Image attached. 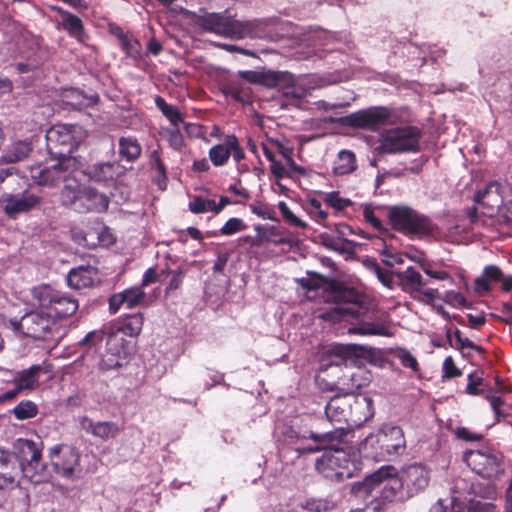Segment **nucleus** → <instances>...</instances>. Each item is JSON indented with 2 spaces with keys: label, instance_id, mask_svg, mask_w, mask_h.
I'll return each mask as SVG.
<instances>
[{
  "label": "nucleus",
  "instance_id": "16",
  "mask_svg": "<svg viewBox=\"0 0 512 512\" xmlns=\"http://www.w3.org/2000/svg\"><path fill=\"white\" fill-rule=\"evenodd\" d=\"M463 463L485 480H494L503 473L502 454L491 448L465 451Z\"/></svg>",
  "mask_w": 512,
  "mask_h": 512
},
{
  "label": "nucleus",
  "instance_id": "1",
  "mask_svg": "<svg viewBox=\"0 0 512 512\" xmlns=\"http://www.w3.org/2000/svg\"><path fill=\"white\" fill-rule=\"evenodd\" d=\"M386 471L378 470L370 476L365 477L363 481H357L351 485V494L364 498L372 494V491L380 487V499L372 500L369 508L374 512L381 510L382 503L403 502L419 494L423 490H412L411 488L396 482H384L382 477Z\"/></svg>",
  "mask_w": 512,
  "mask_h": 512
},
{
  "label": "nucleus",
  "instance_id": "17",
  "mask_svg": "<svg viewBox=\"0 0 512 512\" xmlns=\"http://www.w3.org/2000/svg\"><path fill=\"white\" fill-rule=\"evenodd\" d=\"M54 165L32 174V180L40 186L54 187L65 180H80V160L78 158H52Z\"/></svg>",
  "mask_w": 512,
  "mask_h": 512
},
{
  "label": "nucleus",
  "instance_id": "5",
  "mask_svg": "<svg viewBox=\"0 0 512 512\" xmlns=\"http://www.w3.org/2000/svg\"><path fill=\"white\" fill-rule=\"evenodd\" d=\"M31 295L41 309L38 312L45 315L64 319L72 317L78 311V300L48 284L34 286Z\"/></svg>",
  "mask_w": 512,
  "mask_h": 512
},
{
  "label": "nucleus",
  "instance_id": "52",
  "mask_svg": "<svg viewBox=\"0 0 512 512\" xmlns=\"http://www.w3.org/2000/svg\"><path fill=\"white\" fill-rule=\"evenodd\" d=\"M307 432H313L300 426H288L283 429V438L289 443H297L299 441L309 440Z\"/></svg>",
  "mask_w": 512,
  "mask_h": 512
},
{
  "label": "nucleus",
  "instance_id": "28",
  "mask_svg": "<svg viewBox=\"0 0 512 512\" xmlns=\"http://www.w3.org/2000/svg\"><path fill=\"white\" fill-rule=\"evenodd\" d=\"M79 426L86 434L102 441L114 439L121 432V428L113 421H94L88 416L79 417Z\"/></svg>",
  "mask_w": 512,
  "mask_h": 512
},
{
  "label": "nucleus",
  "instance_id": "10",
  "mask_svg": "<svg viewBox=\"0 0 512 512\" xmlns=\"http://www.w3.org/2000/svg\"><path fill=\"white\" fill-rule=\"evenodd\" d=\"M326 292L331 294L333 303L341 304L324 313L331 319H345L348 316L359 318L368 313V307L363 303V296L355 288L333 282L331 289Z\"/></svg>",
  "mask_w": 512,
  "mask_h": 512
},
{
  "label": "nucleus",
  "instance_id": "20",
  "mask_svg": "<svg viewBox=\"0 0 512 512\" xmlns=\"http://www.w3.org/2000/svg\"><path fill=\"white\" fill-rule=\"evenodd\" d=\"M229 158L234 159L235 163H240L245 158L242 146H240V142L234 134H226L223 136L222 143H218L209 149V161L214 167L226 166Z\"/></svg>",
  "mask_w": 512,
  "mask_h": 512
},
{
  "label": "nucleus",
  "instance_id": "53",
  "mask_svg": "<svg viewBox=\"0 0 512 512\" xmlns=\"http://www.w3.org/2000/svg\"><path fill=\"white\" fill-rule=\"evenodd\" d=\"M164 135H166L169 147L173 148V150L180 151L185 147V140L181 132H179L178 127H171L164 130Z\"/></svg>",
  "mask_w": 512,
  "mask_h": 512
},
{
  "label": "nucleus",
  "instance_id": "4",
  "mask_svg": "<svg viewBox=\"0 0 512 512\" xmlns=\"http://www.w3.org/2000/svg\"><path fill=\"white\" fill-rule=\"evenodd\" d=\"M237 76H239V79L250 84L263 86L268 89L282 90L283 97L285 98L300 101L306 97V91L297 86L295 76L288 71L246 70L239 71Z\"/></svg>",
  "mask_w": 512,
  "mask_h": 512
},
{
  "label": "nucleus",
  "instance_id": "18",
  "mask_svg": "<svg viewBox=\"0 0 512 512\" xmlns=\"http://www.w3.org/2000/svg\"><path fill=\"white\" fill-rule=\"evenodd\" d=\"M397 286L413 300L431 304L437 299V289L429 286L420 272L410 266L403 271H396Z\"/></svg>",
  "mask_w": 512,
  "mask_h": 512
},
{
  "label": "nucleus",
  "instance_id": "15",
  "mask_svg": "<svg viewBox=\"0 0 512 512\" xmlns=\"http://www.w3.org/2000/svg\"><path fill=\"white\" fill-rule=\"evenodd\" d=\"M55 319H58V317L45 315L38 311H29L20 319H9L8 328L24 337L46 341L51 336V331L53 326H55Z\"/></svg>",
  "mask_w": 512,
  "mask_h": 512
},
{
  "label": "nucleus",
  "instance_id": "12",
  "mask_svg": "<svg viewBox=\"0 0 512 512\" xmlns=\"http://www.w3.org/2000/svg\"><path fill=\"white\" fill-rule=\"evenodd\" d=\"M421 131L416 126H403L388 130L380 137L378 154L418 153Z\"/></svg>",
  "mask_w": 512,
  "mask_h": 512
},
{
  "label": "nucleus",
  "instance_id": "43",
  "mask_svg": "<svg viewBox=\"0 0 512 512\" xmlns=\"http://www.w3.org/2000/svg\"><path fill=\"white\" fill-rule=\"evenodd\" d=\"M41 371V365H33L18 372L15 378V387H18V389H33L37 385Z\"/></svg>",
  "mask_w": 512,
  "mask_h": 512
},
{
  "label": "nucleus",
  "instance_id": "11",
  "mask_svg": "<svg viewBox=\"0 0 512 512\" xmlns=\"http://www.w3.org/2000/svg\"><path fill=\"white\" fill-rule=\"evenodd\" d=\"M359 462L341 449L326 452L315 460V471L330 481L342 482L354 476Z\"/></svg>",
  "mask_w": 512,
  "mask_h": 512
},
{
  "label": "nucleus",
  "instance_id": "56",
  "mask_svg": "<svg viewBox=\"0 0 512 512\" xmlns=\"http://www.w3.org/2000/svg\"><path fill=\"white\" fill-rule=\"evenodd\" d=\"M244 229L245 224H243L242 219L234 217L226 220L225 225L219 229V233H221L223 236H232L233 234Z\"/></svg>",
  "mask_w": 512,
  "mask_h": 512
},
{
  "label": "nucleus",
  "instance_id": "39",
  "mask_svg": "<svg viewBox=\"0 0 512 512\" xmlns=\"http://www.w3.org/2000/svg\"><path fill=\"white\" fill-rule=\"evenodd\" d=\"M153 103H155V107L162 113V116L168 119L171 127H178L179 124L183 123V114L179 112L177 106L167 103L165 99L160 96H155Z\"/></svg>",
  "mask_w": 512,
  "mask_h": 512
},
{
  "label": "nucleus",
  "instance_id": "24",
  "mask_svg": "<svg viewBox=\"0 0 512 512\" xmlns=\"http://www.w3.org/2000/svg\"><path fill=\"white\" fill-rule=\"evenodd\" d=\"M128 364V342H107L104 353L100 354L98 371L108 373L119 371Z\"/></svg>",
  "mask_w": 512,
  "mask_h": 512
},
{
  "label": "nucleus",
  "instance_id": "30",
  "mask_svg": "<svg viewBox=\"0 0 512 512\" xmlns=\"http://www.w3.org/2000/svg\"><path fill=\"white\" fill-rule=\"evenodd\" d=\"M19 475V462L15 461L9 452L0 450V487H16Z\"/></svg>",
  "mask_w": 512,
  "mask_h": 512
},
{
  "label": "nucleus",
  "instance_id": "51",
  "mask_svg": "<svg viewBox=\"0 0 512 512\" xmlns=\"http://www.w3.org/2000/svg\"><path fill=\"white\" fill-rule=\"evenodd\" d=\"M278 210H280V214H282L283 221L287 223V225L292 227H298L302 230L307 228V224L305 221L301 220L299 217L295 216L291 211L288 205L285 202L278 203Z\"/></svg>",
  "mask_w": 512,
  "mask_h": 512
},
{
  "label": "nucleus",
  "instance_id": "7",
  "mask_svg": "<svg viewBox=\"0 0 512 512\" xmlns=\"http://www.w3.org/2000/svg\"><path fill=\"white\" fill-rule=\"evenodd\" d=\"M13 458L22 467V477L34 485L48 482L49 471L46 464L41 461V448L28 439H18L15 442Z\"/></svg>",
  "mask_w": 512,
  "mask_h": 512
},
{
  "label": "nucleus",
  "instance_id": "49",
  "mask_svg": "<svg viewBox=\"0 0 512 512\" xmlns=\"http://www.w3.org/2000/svg\"><path fill=\"white\" fill-rule=\"evenodd\" d=\"M13 415L20 421L31 419L37 415V405L29 400H22L13 408Z\"/></svg>",
  "mask_w": 512,
  "mask_h": 512
},
{
  "label": "nucleus",
  "instance_id": "59",
  "mask_svg": "<svg viewBox=\"0 0 512 512\" xmlns=\"http://www.w3.org/2000/svg\"><path fill=\"white\" fill-rule=\"evenodd\" d=\"M120 47L127 54V57L140 58V43L137 39L120 40Z\"/></svg>",
  "mask_w": 512,
  "mask_h": 512
},
{
  "label": "nucleus",
  "instance_id": "19",
  "mask_svg": "<svg viewBox=\"0 0 512 512\" xmlns=\"http://www.w3.org/2000/svg\"><path fill=\"white\" fill-rule=\"evenodd\" d=\"M142 325H144V316L142 313L136 312L122 315L96 331H105L107 342L128 343L121 335L136 338L142 331Z\"/></svg>",
  "mask_w": 512,
  "mask_h": 512
},
{
  "label": "nucleus",
  "instance_id": "45",
  "mask_svg": "<svg viewBox=\"0 0 512 512\" xmlns=\"http://www.w3.org/2000/svg\"><path fill=\"white\" fill-rule=\"evenodd\" d=\"M364 265L369 269V271L376 275V278L381 282V285L388 289H393V277H395V272L381 268L374 258L365 260Z\"/></svg>",
  "mask_w": 512,
  "mask_h": 512
},
{
  "label": "nucleus",
  "instance_id": "26",
  "mask_svg": "<svg viewBox=\"0 0 512 512\" xmlns=\"http://www.w3.org/2000/svg\"><path fill=\"white\" fill-rule=\"evenodd\" d=\"M322 318L333 322L355 320V326L349 328V333L351 334L362 336H391V332H389L388 326L372 321V315H370V312L360 317L348 316L346 318H330L324 314L322 315Z\"/></svg>",
  "mask_w": 512,
  "mask_h": 512
},
{
  "label": "nucleus",
  "instance_id": "57",
  "mask_svg": "<svg viewBox=\"0 0 512 512\" xmlns=\"http://www.w3.org/2000/svg\"><path fill=\"white\" fill-rule=\"evenodd\" d=\"M454 436H456V439L466 443H477L484 438L482 434L472 432L466 427L456 428V430H454Z\"/></svg>",
  "mask_w": 512,
  "mask_h": 512
},
{
  "label": "nucleus",
  "instance_id": "33",
  "mask_svg": "<svg viewBox=\"0 0 512 512\" xmlns=\"http://www.w3.org/2000/svg\"><path fill=\"white\" fill-rule=\"evenodd\" d=\"M352 357H354V346H335L328 354L322 356L321 370L325 371L331 366H341Z\"/></svg>",
  "mask_w": 512,
  "mask_h": 512
},
{
  "label": "nucleus",
  "instance_id": "22",
  "mask_svg": "<svg viewBox=\"0 0 512 512\" xmlns=\"http://www.w3.org/2000/svg\"><path fill=\"white\" fill-rule=\"evenodd\" d=\"M108 197L105 194L98 192L95 188H86V193L82 196H77L72 203L61 201L64 207L70 208L79 214L88 213H105L108 209Z\"/></svg>",
  "mask_w": 512,
  "mask_h": 512
},
{
  "label": "nucleus",
  "instance_id": "38",
  "mask_svg": "<svg viewBox=\"0 0 512 512\" xmlns=\"http://www.w3.org/2000/svg\"><path fill=\"white\" fill-rule=\"evenodd\" d=\"M104 340L106 341L105 330H92L84 338L80 339L79 347L84 351V354L94 355Z\"/></svg>",
  "mask_w": 512,
  "mask_h": 512
},
{
  "label": "nucleus",
  "instance_id": "44",
  "mask_svg": "<svg viewBox=\"0 0 512 512\" xmlns=\"http://www.w3.org/2000/svg\"><path fill=\"white\" fill-rule=\"evenodd\" d=\"M150 168L155 171V184L159 187L160 191H164L167 187V171H165V165L160 158V152L158 150H153L150 153Z\"/></svg>",
  "mask_w": 512,
  "mask_h": 512
},
{
  "label": "nucleus",
  "instance_id": "23",
  "mask_svg": "<svg viewBox=\"0 0 512 512\" xmlns=\"http://www.w3.org/2000/svg\"><path fill=\"white\" fill-rule=\"evenodd\" d=\"M503 186L498 181H490L484 189L474 196V202L481 206V213L487 218H493L503 207Z\"/></svg>",
  "mask_w": 512,
  "mask_h": 512
},
{
  "label": "nucleus",
  "instance_id": "9",
  "mask_svg": "<svg viewBox=\"0 0 512 512\" xmlns=\"http://www.w3.org/2000/svg\"><path fill=\"white\" fill-rule=\"evenodd\" d=\"M393 113L386 106H371L337 118H330V123H337L356 130L376 132L382 127L393 125Z\"/></svg>",
  "mask_w": 512,
  "mask_h": 512
},
{
  "label": "nucleus",
  "instance_id": "13",
  "mask_svg": "<svg viewBox=\"0 0 512 512\" xmlns=\"http://www.w3.org/2000/svg\"><path fill=\"white\" fill-rule=\"evenodd\" d=\"M365 445H371L376 449L372 456L376 461H388L404 453V431L399 426L385 425L376 434L367 437Z\"/></svg>",
  "mask_w": 512,
  "mask_h": 512
},
{
  "label": "nucleus",
  "instance_id": "54",
  "mask_svg": "<svg viewBox=\"0 0 512 512\" xmlns=\"http://www.w3.org/2000/svg\"><path fill=\"white\" fill-rule=\"evenodd\" d=\"M461 370L455 366L453 363L452 357L447 356L444 359V364H442V379L444 380H453L461 377Z\"/></svg>",
  "mask_w": 512,
  "mask_h": 512
},
{
  "label": "nucleus",
  "instance_id": "41",
  "mask_svg": "<svg viewBox=\"0 0 512 512\" xmlns=\"http://www.w3.org/2000/svg\"><path fill=\"white\" fill-rule=\"evenodd\" d=\"M356 170V156L350 150H340L335 166H333V173L338 176L350 174Z\"/></svg>",
  "mask_w": 512,
  "mask_h": 512
},
{
  "label": "nucleus",
  "instance_id": "60",
  "mask_svg": "<svg viewBox=\"0 0 512 512\" xmlns=\"http://www.w3.org/2000/svg\"><path fill=\"white\" fill-rule=\"evenodd\" d=\"M444 302L451 307L468 308V302L461 293L449 290L444 294Z\"/></svg>",
  "mask_w": 512,
  "mask_h": 512
},
{
  "label": "nucleus",
  "instance_id": "46",
  "mask_svg": "<svg viewBox=\"0 0 512 512\" xmlns=\"http://www.w3.org/2000/svg\"><path fill=\"white\" fill-rule=\"evenodd\" d=\"M86 188L81 186L80 179H66V182H63V189H61L59 199L66 203H73L76 197L85 193Z\"/></svg>",
  "mask_w": 512,
  "mask_h": 512
},
{
  "label": "nucleus",
  "instance_id": "3",
  "mask_svg": "<svg viewBox=\"0 0 512 512\" xmlns=\"http://www.w3.org/2000/svg\"><path fill=\"white\" fill-rule=\"evenodd\" d=\"M324 414L331 423L359 425L372 417V399L357 398L351 393L338 394L328 401Z\"/></svg>",
  "mask_w": 512,
  "mask_h": 512
},
{
  "label": "nucleus",
  "instance_id": "29",
  "mask_svg": "<svg viewBox=\"0 0 512 512\" xmlns=\"http://www.w3.org/2000/svg\"><path fill=\"white\" fill-rule=\"evenodd\" d=\"M144 298L145 293L140 286H133L119 293L112 294L111 298H109V312L115 314L122 307L133 309L143 303Z\"/></svg>",
  "mask_w": 512,
  "mask_h": 512
},
{
  "label": "nucleus",
  "instance_id": "31",
  "mask_svg": "<svg viewBox=\"0 0 512 512\" xmlns=\"http://www.w3.org/2000/svg\"><path fill=\"white\" fill-rule=\"evenodd\" d=\"M80 176L97 183L111 182L117 177V166L112 162H97L87 168L80 165Z\"/></svg>",
  "mask_w": 512,
  "mask_h": 512
},
{
  "label": "nucleus",
  "instance_id": "27",
  "mask_svg": "<svg viewBox=\"0 0 512 512\" xmlns=\"http://www.w3.org/2000/svg\"><path fill=\"white\" fill-rule=\"evenodd\" d=\"M41 203V198L33 193L24 192L18 195L4 194L2 204H4V214L9 219H16L19 214L32 211Z\"/></svg>",
  "mask_w": 512,
  "mask_h": 512
},
{
  "label": "nucleus",
  "instance_id": "62",
  "mask_svg": "<svg viewBox=\"0 0 512 512\" xmlns=\"http://www.w3.org/2000/svg\"><path fill=\"white\" fill-rule=\"evenodd\" d=\"M251 213L257 215L259 218L274 220V211L272 208L268 207L267 204L256 202L250 204Z\"/></svg>",
  "mask_w": 512,
  "mask_h": 512
},
{
  "label": "nucleus",
  "instance_id": "21",
  "mask_svg": "<svg viewBox=\"0 0 512 512\" xmlns=\"http://www.w3.org/2000/svg\"><path fill=\"white\" fill-rule=\"evenodd\" d=\"M380 471L388 472V469H380ZM383 482H396L412 490H425L429 485V471L421 464H412L401 469L395 476L387 473L383 476Z\"/></svg>",
  "mask_w": 512,
  "mask_h": 512
},
{
  "label": "nucleus",
  "instance_id": "47",
  "mask_svg": "<svg viewBox=\"0 0 512 512\" xmlns=\"http://www.w3.org/2000/svg\"><path fill=\"white\" fill-rule=\"evenodd\" d=\"M189 211L193 214H201L207 212H213L218 214L220 211V206H215V201L212 199H204L201 196L194 197L191 202H189Z\"/></svg>",
  "mask_w": 512,
  "mask_h": 512
},
{
  "label": "nucleus",
  "instance_id": "64",
  "mask_svg": "<svg viewBox=\"0 0 512 512\" xmlns=\"http://www.w3.org/2000/svg\"><path fill=\"white\" fill-rule=\"evenodd\" d=\"M271 174H273L274 179L280 181L283 178L293 179L295 172L284 168L281 162H271Z\"/></svg>",
  "mask_w": 512,
  "mask_h": 512
},
{
  "label": "nucleus",
  "instance_id": "6",
  "mask_svg": "<svg viewBox=\"0 0 512 512\" xmlns=\"http://www.w3.org/2000/svg\"><path fill=\"white\" fill-rule=\"evenodd\" d=\"M388 222L392 229L407 237H428L437 230L436 224L428 216L408 206L388 208Z\"/></svg>",
  "mask_w": 512,
  "mask_h": 512
},
{
  "label": "nucleus",
  "instance_id": "32",
  "mask_svg": "<svg viewBox=\"0 0 512 512\" xmlns=\"http://www.w3.org/2000/svg\"><path fill=\"white\" fill-rule=\"evenodd\" d=\"M350 430L348 426H339L332 431L325 433H316L315 431H308V438L313 440L315 444H330L338 446L347 442Z\"/></svg>",
  "mask_w": 512,
  "mask_h": 512
},
{
  "label": "nucleus",
  "instance_id": "58",
  "mask_svg": "<svg viewBox=\"0 0 512 512\" xmlns=\"http://www.w3.org/2000/svg\"><path fill=\"white\" fill-rule=\"evenodd\" d=\"M303 508L308 512H327L332 508V504L327 499H308Z\"/></svg>",
  "mask_w": 512,
  "mask_h": 512
},
{
  "label": "nucleus",
  "instance_id": "35",
  "mask_svg": "<svg viewBox=\"0 0 512 512\" xmlns=\"http://www.w3.org/2000/svg\"><path fill=\"white\" fill-rule=\"evenodd\" d=\"M142 147L133 136H121L118 139V154L128 163H134L140 157Z\"/></svg>",
  "mask_w": 512,
  "mask_h": 512
},
{
  "label": "nucleus",
  "instance_id": "34",
  "mask_svg": "<svg viewBox=\"0 0 512 512\" xmlns=\"http://www.w3.org/2000/svg\"><path fill=\"white\" fill-rule=\"evenodd\" d=\"M92 275H94V271L90 266L72 268L66 276V283L74 290L89 288L92 286Z\"/></svg>",
  "mask_w": 512,
  "mask_h": 512
},
{
  "label": "nucleus",
  "instance_id": "14",
  "mask_svg": "<svg viewBox=\"0 0 512 512\" xmlns=\"http://www.w3.org/2000/svg\"><path fill=\"white\" fill-rule=\"evenodd\" d=\"M48 462L57 476L67 480L80 479V451L70 444H56L48 448Z\"/></svg>",
  "mask_w": 512,
  "mask_h": 512
},
{
  "label": "nucleus",
  "instance_id": "8",
  "mask_svg": "<svg viewBox=\"0 0 512 512\" xmlns=\"http://www.w3.org/2000/svg\"><path fill=\"white\" fill-rule=\"evenodd\" d=\"M47 151L52 158H76L71 153L85 139V131L78 124H56L47 130Z\"/></svg>",
  "mask_w": 512,
  "mask_h": 512
},
{
  "label": "nucleus",
  "instance_id": "25",
  "mask_svg": "<svg viewBox=\"0 0 512 512\" xmlns=\"http://www.w3.org/2000/svg\"><path fill=\"white\" fill-rule=\"evenodd\" d=\"M491 283H500L502 292L509 293L512 290V275L503 274L496 265L484 266L483 274L474 280V290L477 295H483L491 291Z\"/></svg>",
  "mask_w": 512,
  "mask_h": 512
},
{
  "label": "nucleus",
  "instance_id": "61",
  "mask_svg": "<svg viewBox=\"0 0 512 512\" xmlns=\"http://www.w3.org/2000/svg\"><path fill=\"white\" fill-rule=\"evenodd\" d=\"M308 206H310V214L314 217L315 222L322 225L323 221L327 219V212L322 210L320 200L316 198L308 199Z\"/></svg>",
  "mask_w": 512,
  "mask_h": 512
},
{
  "label": "nucleus",
  "instance_id": "37",
  "mask_svg": "<svg viewBox=\"0 0 512 512\" xmlns=\"http://www.w3.org/2000/svg\"><path fill=\"white\" fill-rule=\"evenodd\" d=\"M32 153V144L27 140L17 141L11 144L8 151L2 155V163L11 164L15 162H21L28 158Z\"/></svg>",
  "mask_w": 512,
  "mask_h": 512
},
{
  "label": "nucleus",
  "instance_id": "2",
  "mask_svg": "<svg viewBox=\"0 0 512 512\" xmlns=\"http://www.w3.org/2000/svg\"><path fill=\"white\" fill-rule=\"evenodd\" d=\"M194 24L204 32L234 40L255 37L259 27L257 19L240 21L226 12L198 15L194 18Z\"/></svg>",
  "mask_w": 512,
  "mask_h": 512
},
{
  "label": "nucleus",
  "instance_id": "42",
  "mask_svg": "<svg viewBox=\"0 0 512 512\" xmlns=\"http://www.w3.org/2000/svg\"><path fill=\"white\" fill-rule=\"evenodd\" d=\"M61 29H63L68 36L81 43H84L85 40H87V34H85L83 22H81L80 17L78 16L61 17Z\"/></svg>",
  "mask_w": 512,
  "mask_h": 512
},
{
  "label": "nucleus",
  "instance_id": "55",
  "mask_svg": "<svg viewBox=\"0 0 512 512\" xmlns=\"http://www.w3.org/2000/svg\"><path fill=\"white\" fill-rule=\"evenodd\" d=\"M396 357L397 359H399V363H401V366L405 368H410L415 373H418L420 371L418 361H416V358H414L413 354H411L407 350L399 349V351H397Z\"/></svg>",
  "mask_w": 512,
  "mask_h": 512
},
{
  "label": "nucleus",
  "instance_id": "50",
  "mask_svg": "<svg viewBox=\"0 0 512 512\" xmlns=\"http://www.w3.org/2000/svg\"><path fill=\"white\" fill-rule=\"evenodd\" d=\"M324 203L337 212H342L352 205L350 199L340 197L338 192L324 194Z\"/></svg>",
  "mask_w": 512,
  "mask_h": 512
},
{
  "label": "nucleus",
  "instance_id": "48",
  "mask_svg": "<svg viewBox=\"0 0 512 512\" xmlns=\"http://www.w3.org/2000/svg\"><path fill=\"white\" fill-rule=\"evenodd\" d=\"M445 337H447V343H449V347L455 350H459L463 357H466V353L464 352V350L466 349L473 350L480 355H483L485 352L483 347L478 346L468 338L454 340V342H452V335L450 334V330H447V332H445Z\"/></svg>",
  "mask_w": 512,
  "mask_h": 512
},
{
  "label": "nucleus",
  "instance_id": "63",
  "mask_svg": "<svg viewBox=\"0 0 512 512\" xmlns=\"http://www.w3.org/2000/svg\"><path fill=\"white\" fill-rule=\"evenodd\" d=\"M467 512H498L496 505L492 502H483L481 500H470Z\"/></svg>",
  "mask_w": 512,
  "mask_h": 512
},
{
  "label": "nucleus",
  "instance_id": "36",
  "mask_svg": "<svg viewBox=\"0 0 512 512\" xmlns=\"http://www.w3.org/2000/svg\"><path fill=\"white\" fill-rule=\"evenodd\" d=\"M298 283L301 288L307 291H316L318 289L327 291L331 290L332 283L343 284L336 279H330L312 271H308V278L298 279Z\"/></svg>",
  "mask_w": 512,
  "mask_h": 512
},
{
  "label": "nucleus",
  "instance_id": "40",
  "mask_svg": "<svg viewBox=\"0 0 512 512\" xmlns=\"http://www.w3.org/2000/svg\"><path fill=\"white\" fill-rule=\"evenodd\" d=\"M221 93L227 97H231L241 104L249 103V89L244 87L240 81H226L221 85Z\"/></svg>",
  "mask_w": 512,
  "mask_h": 512
}]
</instances>
